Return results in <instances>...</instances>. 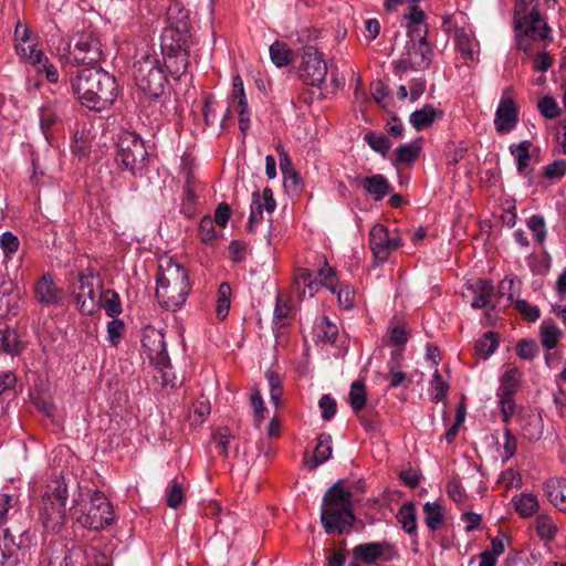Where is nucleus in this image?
Segmentation results:
<instances>
[{"mask_svg":"<svg viewBox=\"0 0 566 566\" xmlns=\"http://www.w3.org/2000/svg\"><path fill=\"white\" fill-rule=\"evenodd\" d=\"M18 53L21 57L29 61L32 65H36V63H41L43 60V51L38 49L36 43L33 40L29 41V43L20 45H15Z\"/></svg>","mask_w":566,"mask_h":566,"instance_id":"nucleus-49","label":"nucleus"},{"mask_svg":"<svg viewBox=\"0 0 566 566\" xmlns=\"http://www.w3.org/2000/svg\"><path fill=\"white\" fill-rule=\"evenodd\" d=\"M20 248L19 238L11 231H4L0 235V249L3 253V262L8 263L14 258Z\"/></svg>","mask_w":566,"mask_h":566,"instance_id":"nucleus-42","label":"nucleus"},{"mask_svg":"<svg viewBox=\"0 0 566 566\" xmlns=\"http://www.w3.org/2000/svg\"><path fill=\"white\" fill-rule=\"evenodd\" d=\"M517 421L523 438L528 441H538L543 434V419L539 413L533 410H521L517 412Z\"/></svg>","mask_w":566,"mask_h":566,"instance_id":"nucleus-20","label":"nucleus"},{"mask_svg":"<svg viewBox=\"0 0 566 566\" xmlns=\"http://www.w3.org/2000/svg\"><path fill=\"white\" fill-rule=\"evenodd\" d=\"M468 289L473 294L471 306L475 310L486 307L494 296V285L490 280L480 279L475 283L470 284Z\"/></svg>","mask_w":566,"mask_h":566,"instance_id":"nucleus-27","label":"nucleus"},{"mask_svg":"<svg viewBox=\"0 0 566 566\" xmlns=\"http://www.w3.org/2000/svg\"><path fill=\"white\" fill-rule=\"evenodd\" d=\"M457 48L462 56L469 60L474 57V43L471 36L464 31H460L455 35Z\"/></svg>","mask_w":566,"mask_h":566,"instance_id":"nucleus-59","label":"nucleus"},{"mask_svg":"<svg viewBox=\"0 0 566 566\" xmlns=\"http://www.w3.org/2000/svg\"><path fill=\"white\" fill-rule=\"evenodd\" d=\"M292 306L290 303L277 294L273 314V323L277 327H284L287 323L286 319L290 317Z\"/></svg>","mask_w":566,"mask_h":566,"instance_id":"nucleus-51","label":"nucleus"},{"mask_svg":"<svg viewBox=\"0 0 566 566\" xmlns=\"http://www.w3.org/2000/svg\"><path fill=\"white\" fill-rule=\"evenodd\" d=\"M156 297L167 311L180 310L191 291L188 270L168 258L160 262L156 274Z\"/></svg>","mask_w":566,"mask_h":566,"instance_id":"nucleus-3","label":"nucleus"},{"mask_svg":"<svg viewBox=\"0 0 566 566\" xmlns=\"http://www.w3.org/2000/svg\"><path fill=\"white\" fill-rule=\"evenodd\" d=\"M332 455V437L331 434L323 432L317 437V444L314 449V454L311 461L307 463L311 470L325 463Z\"/></svg>","mask_w":566,"mask_h":566,"instance_id":"nucleus-32","label":"nucleus"},{"mask_svg":"<svg viewBox=\"0 0 566 566\" xmlns=\"http://www.w3.org/2000/svg\"><path fill=\"white\" fill-rule=\"evenodd\" d=\"M198 237L203 243H211L217 240L218 233L216 229V222L210 216H206L200 220Z\"/></svg>","mask_w":566,"mask_h":566,"instance_id":"nucleus-53","label":"nucleus"},{"mask_svg":"<svg viewBox=\"0 0 566 566\" xmlns=\"http://www.w3.org/2000/svg\"><path fill=\"white\" fill-rule=\"evenodd\" d=\"M90 552L72 544L71 547H66L63 552V558L59 562V566H77L82 565L87 559Z\"/></svg>","mask_w":566,"mask_h":566,"instance_id":"nucleus-43","label":"nucleus"},{"mask_svg":"<svg viewBox=\"0 0 566 566\" xmlns=\"http://www.w3.org/2000/svg\"><path fill=\"white\" fill-rule=\"evenodd\" d=\"M276 209V201L271 188L265 187L262 192L254 191L251 198L250 211L264 212L269 214Z\"/></svg>","mask_w":566,"mask_h":566,"instance_id":"nucleus-33","label":"nucleus"},{"mask_svg":"<svg viewBox=\"0 0 566 566\" xmlns=\"http://www.w3.org/2000/svg\"><path fill=\"white\" fill-rule=\"evenodd\" d=\"M167 505L171 509H177L184 501L182 483L174 480L166 490Z\"/></svg>","mask_w":566,"mask_h":566,"instance_id":"nucleus-58","label":"nucleus"},{"mask_svg":"<svg viewBox=\"0 0 566 566\" xmlns=\"http://www.w3.org/2000/svg\"><path fill=\"white\" fill-rule=\"evenodd\" d=\"M72 92L80 103L94 112H102L117 98L116 78L103 69L85 67L71 78Z\"/></svg>","mask_w":566,"mask_h":566,"instance_id":"nucleus-2","label":"nucleus"},{"mask_svg":"<svg viewBox=\"0 0 566 566\" xmlns=\"http://www.w3.org/2000/svg\"><path fill=\"white\" fill-rule=\"evenodd\" d=\"M499 347V335L495 332H486L480 337L474 345L475 354L486 359Z\"/></svg>","mask_w":566,"mask_h":566,"instance_id":"nucleus-41","label":"nucleus"},{"mask_svg":"<svg viewBox=\"0 0 566 566\" xmlns=\"http://www.w3.org/2000/svg\"><path fill=\"white\" fill-rule=\"evenodd\" d=\"M270 57L276 67H285L294 60V53L290 46L283 41H274L270 45Z\"/></svg>","mask_w":566,"mask_h":566,"instance_id":"nucleus-35","label":"nucleus"},{"mask_svg":"<svg viewBox=\"0 0 566 566\" xmlns=\"http://www.w3.org/2000/svg\"><path fill=\"white\" fill-rule=\"evenodd\" d=\"M355 559L367 565H373L377 560L391 562L398 556L397 551L389 542H370L356 545L353 548Z\"/></svg>","mask_w":566,"mask_h":566,"instance_id":"nucleus-17","label":"nucleus"},{"mask_svg":"<svg viewBox=\"0 0 566 566\" xmlns=\"http://www.w3.org/2000/svg\"><path fill=\"white\" fill-rule=\"evenodd\" d=\"M69 499L67 483L63 476L51 480L43 494V524L53 532H59L66 517Z\"/></svg>","mask_w":566,"mask_h":566,"instance_id":"nucleus-8","label":"nucleus"},{"mask_svg":"<svg viewBox=\"0 0 566 566\" xmlns=\"http://www.w3.org/2000/svg\"><path fill=\"white\" fill-rule=\"evenodd\" d=\"M449 384L443 380L441 374L438 369L432 375V378L430 380V389L432 392V401L439 402L443 400L449 391Z\"/></svg>","mask_w":566,"mask_h":566,"instance_id":"nucleus-54","label":"nucleus"},{"mask_svg":"<svg viewBox=\"0 0 566 566\" xmlns=\"http://www.w3.org/2000/svg\"><path fill=\"white\" fill-rule=\"evenodd\" d=\"M115 160L123 171L133 177H143L149 164V154L143 138L135 132L123 130L116 139Z\"/></svg>","mask_w":566,"mask_h":566,"instance_id":"nucleus-7","label":"nucleus"},{"mask_svg":"<svg viewBox=\"0 0 566 566\" xmlns=\"http://www.w3.org/2000/svg\"><path fill=\"white\" fill-rule=\"evenodd\" d=\"M403 54L409 57L411 70L422 71L426 70L431 62L432 49L429 43L406 42Z\"/></svg>","mask_w":566,"mask_h":566,"instance_id":"nucleus-21","label":"nucleus"},{"mask_svg":"<svg viewBox=\"0 0 566 566\" xmlns=\"http://www.w3.org/2000/svg\"><path fill=\"white\" fill-rule=\"evenodd\" d=\"M537 106L545 118L553 119L559 115L558 105L552 96L542 97Z\"/></svg>","mask_w":566,"mask_h":566,"instance_id":"nucleus-63","label":"nucleus"},{"mask_svg":"<svg viewBox=\"0 0 566 566\" xmlns=\"http://www.w3.org/2000/svg\"><path fill=\"white\" fill-rule=\"evenodd\" d=\"M61 124L60 109L55 104L44 105L40 109V127L44 137L49 140L52 133Z\"/></svg>","mask_w":566,"mask_h":566,"instance_id":"nucleus-29","label":"nucleus"},{"mask_svg":"<svg viewBox=\"0 0 566 566\" xmlns=\"http://www.w3.org/2000/svg\"><path fill=\"white\" fill-rule=\"evenodd\" d=\"M314 334L318 342L333 344L338 336V327L327 316H322L314 325Z\"/></svg>","mask_w":566,"mask_h":566,"instance_id":"nucleus-36","label":"nucleus"},{"mask_svg":"<svg viewBox=\"0 0 566 566\" xmlns=\"http://www.w3.org/2000/svg\"><path fill=\"white\" fill-rule=\"evenodd\" d=\"M560 335L562 332L556 325L543 324L541 327V342L543 347L546 348L547 350L555 348Z\"/></svg>","mask_w":566,"mask_h":566,"instance_id":"nucleus-56","label":"nucleus"},{"mask_svg":"<svg viewBox=\"0 0 566 566\" xmlns=\"http://www.w3.org/2000/svg\"><path fill=\"white\" fill-rule=\"evenodd\" d=\"M189 11L172 2L167 9V25L161 32L160 49L165 67L174 78H180L189 66V50L196 44Z\"/></svg>","mask_w":566,"mask_h":566,"instance_id":"nucleus-1","label":"nucleus"},{"mask_svg":"<svg viewBox=\"0 0 566 566\" xmlns=\"http://www.w3.org/2000/svg\"><path fill=\"white\" fill-rule=\"evenodd\" d=\"M281 169L285 190L293 196H298L303 189V181L300 174L292 167L287 155L280 156Z\"/></svg>","mask_w":566,"mask_h":566,"instance_id":"nucleus-28","label":"nucleus"},{"mask_svg":"<svg viewBox=\"0 0 566 566\" xmlns=\"http://www.w3.org/2000/svg\"><path fill=\"white\" fill-rule=\"evenodd\" d=\"M54 54L62 65H73V48L70 40L60 36L57 44L54 45Z\"/></svg>","mask_w":566,"mask_h":566,"instance_id":"nucleus-52","label":"nucleus"},{"mask_svg":"<svg viewBox=\"0 0 566 566\" xmlns=\"http://www.w3.org/2000/svg\"><path fill=\"white\" fill-rule=\"evenodd\" d=\"M522 371L516 368H509L500 377V385L496 389L497 401L516 403L514 396L521 387Z\"/></svg>","mask_w":566,"mask_h":566,"instance_id":"nucleus-19","label":"nucleus"},{"mask_svg":"<svg viewBox=\"0 0 566 566\" xmlns=\"http://www.w3.org/2000/svg\"><path fill=\"white\" fill-rule=\"evenodd\" d=\"M401 244V238L398 234L390 235L386 226L378 223L370 229L369 245L378 262H386L390 253Z\"/></svg>","mask_w":566,"mask_h":566,"instance_id":"nucleus-16","label":"nucleus"},{"mask_svg":"<svg viewBox=\"0 0 566 566\" xmlns=\"http://www.w3.org/2000/svg\"><path fill=\"white\" fill-rule=\"evenodd\" d=\"M530 140H523L520 144H512L510 146V153L514 157L516 164V170L521 175H526V168L531 160Z\"/></svg>","mask_w":566,"mask_h":566,"instance_id":"nucleus-38","label":"nucleus"},{"mask_svg":"<svg viewBox=\"0 0 566 566\" xmlns=\"http://www.w3.org/2000/svg\"><path fill=\"white\" fill-rule=\"evenodd\" d=\"M124 332L125 324L122 319L114 317L107 323V339L112 345L117 346L119 344Z\"/></svg>","mask_w":566,"mask_h":566,"instance_id":"nucleus-62","label":"nucleus"},{"mask_svg":"<svg viewBox=\"0 0 566 566\" xmlns=\"http://www.w3.org/2000/svg\"><path fill=\"white\" fill-rule=\"evenodd\" d=\"M424 523L430 531H437L444 524L443 507L438 502L423 504Z\"/></svg>","mask_w":566,"mask_h":566,"instance_id":"nucleus-37","label":"nucleus"},{"mask_svg":"<svg viewBox=\"0 0 566 566\" xmlns=\"http://www.w3.org/2000/svg\"><path fill=\"white\" fill-rule=\"evenodd\" d=\"M513 304L522 317L527 322H536L541 316L539 308L535 305H531L526 300L516 298Z\"/></svg>","mask_w":566,"mask_h":566,"instance_id":"nucleus-60","label":"nucleus"},{"mask_svg":"<svg viewBox=\"0 0 566 566\" xmlns=\"http://www.w3.org/2000/svg\"><path fill=\"white\" fill-rule=\"evenodd\" d=\"M336 294L338 304L343 310L349 311L355 307V291L350 285L337 286Z\"/></svg>","mask_w":566,"mask_h":566,"instance_id":"nucleus-61","label":"nucleus"},{"mask_svg":"<svg viewBox=\"0 0 566 566\" xmlns=\"http://www.w3.org/2000/svg\"><path fill=\"white\" fill-rule=\"evenodd\" d=\"M101 307L107 316L112 318L118 316L123 311L119 295L113 290L103 291Z\"/></svg>","mask_w":566,"mask_h":566,"instance_id":"nucleus-44","label":"nucleus"},{"mask_svg":"<svg viewBox=\"0 0 566 566\" xmlns=\"http://www.w3.org/2000/svg\"><path fill=\"white\" fill-rule=\"evenodd\" d=\"M103 282L97 272L87 268L77 275L73 295L77 310L83 315H93L101 307Z\"/></svg>","mask_w":566,"mask_h":566,"instance_id":"nucleus-9","label":"nucleus"},{"mask_svg":"<svg viewBox=\"0 0 566 566\" xmlns=\"http://www.w3.org/2000/svg\"><path fill=\"white\" fill-rule=\"evenodd\" d=\"M318 282L332 293H336L338 286L337 271L332 268L326 258H322V266L317 270Z\"/></svg>","mask_w":566,"mask_h":566,"instance_id":"nucleus-40","label":"nucleus"},{"mask_svg":"<svg viewBox=\"0 0 566 566\" xmlns=\"http://www.w3.org/2000/svg\"><path fill=\"white\" fill-rule=\"evenodd\" d=\"M33 539L34 534L28 528L3 527L2 537H0L2 566H18L20 558H23L33 545Z\"/></svg>","mask_w":566,"mask_h":566,"instance_id":"nucleus-11","label":"nucleus"},{"mask_svg":"<svg viewBox=\"0 0 566 566\" xmlns=\"http://www.w3.org/2000/svg\"><path fill=\"white\" fill-rule=\"evenodd\" d=\"M72 516L81 527L101 531L114 522V510L105 494L98 490L90 491V501L74 500Z\"/></svg>","mask_w":566,"mask_h":566,"instance_id":"nucleus-6","label":"nucleus"},{"mask_svg":"<svg viewBox=\"0 0 566 566\" xmlns=\"http://www.w3.org/2000/svg\"><path fill=\"white\" fill-rule=\"evenodd\" d=\"M566 175V160L558 159L555 160L544 168V176L547 179H560Z\"/></svg>","mask_w":566,"mask_h":566,"instance_id":"nucleus-64","label":"nucleus"},{"mask_svg":"<svg viewBox=\"0 0 566 566\" xmlns=\"http://www.w3.org/2000/svg\"><path fill=\"white\" fill-rule=\"evenodd\" d=\"M231 286L229 283L223 282L219 285L218 292H217V316L221 319H224L230 310V297H231Z\"/></svg>","mask_w":566,"mask_h":566,"instance_id":"nucleus-46","label":"nucleus"},{"mask_svg":"<svg viewBox=\"0 0 566 566\" xmlns=\"http://www.w3.org/2000/svg\"><path fill=\"white\" fill-rule=\"evenodd\" d=\"M265 377L270 387L271 401L275 407H277L283 395L282 378L277 373L272 370H268L265 373Z\"/></svg>","mask_w":566,"mask_h":566,"instance_id":"nucleus-55","label":"nucleus"},{"mask_svg":"<svg viewBox=\"0 0 566 566\" xmlns=\"http://www.w3.org/2000/svg\"><path fill=\"white\" fill-rule=\"evenodd\" d=\"M518 123V107L514 102V90L507 86L503 90L497 105L494 126L499 134L504 135L512 132Z\"/></svg>","mask_w":566,"mask_h":566,"instance_id":"nucleus-15","label":"nucleus"},{"mask_svg":"<svg viewBox=\"0 0 566 566\" xmlns=\"http://www.w3.org/2000/svg\"><path fill=\"white\" fill-rule=\"evenodd\" d=\"M293 285L300 301L305 297H313L322 287L318 280L313 277V273L304 268L297 270Z\"/></svg>","mask_w":566,"mask_h":566,"instance_id":"nucleus-23","label":"nucleus"},{"mask_svg":"<svg viewBox=\"0 0 566 566\" xmlns=\"http://www.w3.org/2000/svg\"><path fill=\"white\" fill-rule=\"evenodd\" d=\"M355 521L353 493L338 480L325 493L321 510V523L327 534L348 532Z\"/></svg>","mask_w":566,"mask_h":566,"instance_id":"nucleus-5","label":"nucleus"},{"mask_svg":"<svg viewBox=\"0 0 566 566\" xmlns=\"http://www.w3.org/2000/svg\"><path fill=\"white\" fill-rule=\"evenodd\" d=\"M536 531L542 539L552 541L555 538L558 527L552 516L541 514L536 517Z\"/></svg>","mask_w":566,"mask_h":566,"instance_id":"nucleus-45","label":"nucleus"},{"mask_svg":"<svg viewBox=\"0 0 566 566\" xmlns=\"http://www.w3.org/2000/svg\"><path fill=\"white\" fill-rule=\"evenodd\" d=\"M365 143L376 153L385 157L391 147L390 140L382 134L368 132L364 135Z\"/></svg>","mask_w":566,"mask_h":566,"instance_id":"nucleus-48","label":"nucleus"},{"mask_svg":"<svg viewBox=\"0 0 566 566\" xmlns=\"http://www.w3.org/2000/svg\"><path fill=\"white\" fill-rule=\"evenodd\" d=\"M356 182L375 201L382 200L391 191L388 179L380 174L357 178Z\"/></svg>","mask_w":566,"mask_h":566,"instance_id":"nucleus-22","label":"nucleus"},{"mask_svg":"<svg viewBox=\"0 0 566 566\" xmlns=\"http://www.w3.org/2000/svg\"><path fill=\"white\" fill-rule=\"evenodd\" d=\"M327 72V63L323 53L314 45L304 46L298 67L301 81L305 85L322 90L326 84Z\"/></svg>","mask_w":566,"mask_h":566,"instance_id":"nucleus-12","label":"nucleus"},{"mask_svg":"<svg viewBox=\"0 0 566 566\" xmlns=\"http://www.w3.org/2000/svg\"><path fill=\"white\" fill-rule=\"evenodd\" d=\"M544 491L548 501L566 514V478H551L545 482Z\"/></svg>","mask_w":566,"mask_h":566,"instance_id":"nucleus-24","label":"nucleus"},{"mask_svg":"<svg viewBox=\"0 0 566 566\" xmlns=\"http://www.w3.org/2000/svg\"><path fill=\"white\" fill-rule=\"evenodd\" d=\"M422 139L419 138L408 144H401L395 149L394 163L398 165H412L417 161L422 150Z\"/></svg>","mask_w":566,"mask_h":566,"instance_id":"nucleus-31","label":"nucleus"},{"mask_svg":"<svg viewBox=\"0 0 566 566\" xmlns=\"http://www.w3.org/2000/svg\"><path fill=\"white\" fill-rule=\"evenodd\" d=\"M522 282L514 275H506L499 283L497 300L493 305L492 310L501 306L502 297L506 296V303L503 305L504 308L510 307L521 294Z\"/></svg>","mask_w":566,"mask_h":566,"instance_id":"nucleus-25","label":"nucleus"},{"mask_svg":"<svg viewBox=\"0 0 566 566\" xmlns=\"http://www.w3.org/2000/svg\"><path fill=\"white\" fill-rule=\"evenodd\" d=\"M535 0H515L513 12V28L518 50L530 53L533 42L537 40L552 41V29L546 20L533 6Z\"/></svg>","mask_w":566,"mask_h":566,"instance_id":"nucleus-4","label":"nucleus"},{"mask_svg":"<svg viewBox=\"0 0 566 566\" xmlns=\"http://www.w3.org/2000/svg\"><path fill=\"white\" fill-rule=\"evenodd\" d=\"M512 504L515 512L523 518L533 516L539 509L537 496L532 493L514 495Z\"/></svg>","mask_w":566,"mask_h":566,"instance_id":"nucleus-30","label":"nucleus"},{"mask_svg":"<svg viewBox=\"0 0 566 566\" xmlns=\"http://www.w3.org/2000/svg\"><path fill=\"white\" fill-rule=\"evenodd\" d=\"M443 117V111L426 104L422 108L416 109L409 116V122L417 130H423L430 127L437 119Z\"/></svg>","mask_w":566,"mask_h":566,"instance_id":"nucleus-26","label":"nucleus"},{"mask_svg":"<svg viewBox=\"0 0 566 566\" xmlns=\"http://www.w3.org/2000/svg\"><path fill=\"white\" fill-rule=\"evenodd\" d=\"M142 345L150 361L158 369L170 366V359L166 348L165 335L161 329L146 326L143 329Z\"/></svg>","mask_w":566,"mask_h":566,"instance_id":"nucleus-14","label":"nucleus"},{"mask_svg":"<svg viewBox=\"0 0 566 566\" xmlns=\"http://www.w3.org/2000/svg\"><path fill=\"white\" fill-rule=\"evenodd\" d=\"M17 514L21 515L18 499L8 493H0V527H7L8 522Z\"/></svg>","mask_w":566,"mask_h":566,"instance_id":"nucleus-39","label":"nucleus"},{"mask_svg":"<svg viewBox=\"0 0 566 566\" xmlns=\"http://www.w3.org/2000/svg\"><path fill=\"white\" fill-rule=\"evenodd\" d=\"M396 517L407 534L417 537V511L412 502L403 503Z\"/></svg>","mask_w":566,"mask_h":566,"instance_id":"nucleus-34","label":"nucleus"},{"mask_svg":"<svg viewBox=\"0 0 566 566\" xmlns=\"http://www.w3.org/2000/svg\"><path fill=\"white\" fill-rule=\"evenodd\" d=\"M527 228L532 231L536 242L543 244L547 237L545 219L541 214H533L527 219Z\"/></svg>","mask_w":566,"mask_h":566,"instance_id":"nucleus-57","label":"nucleus"},{"mask_svg":"<svg viewBox=\"0 0 566 566\" xmlns=\"http://www.w3.org/2000/svg\"><path fill=\"white\" fill-rule=\"evenodd\" d=\"M103 59L102 42L93 32L80 33L73 46V65L96 64Z\"/></svg>","mask_w":566,"mask_h":566,"instance_id":"nucleus-13","label":"nucleus"},{"mask_svg":"<svg viewBox=\"0 0 566 566\" xmlns=\"http://www.w3.org/2000/svg\"><path fill=\"white\" fill-rule=\"evenodd\" d=\"M33 294L42 306H61L63 304L64 290L55 283L51 273H44L35 281Z\"/></svg>","mask_w":566,"mask_h":566,"instance_id":"nucleus-18","label":"nucleus"},{"mask_svg":"<svg viewBox=\"0 0 566 566\" xmlns=\"http://www.w3.org/2000/svg\"><path fill=\"white\" fill-rule=\"evenodd\" d=\"M12 289V281L4 275H0V321L9 314Z\"/></svg>","mask_w":566,"mask_h":566,"instance_id":"nucleus-50","label":"nucleus"},{"mask_svg":"<svg viewBox=\"0 0 566 566\" xmlns=\"http://www.w3.org/2000/svg\"><path fill=\"white\" fill-rule=\"evenodd\" d=\"M137 87L149 97H159L165 91L167 77L156 55L145 54L134 63Z\"/></svg>","mask_w":566,"mask_h":566,"instance_id":"nucleus-10","label":"nucleus"},{"mask_svg":"<svg viewBox=\"0 0 566 566\" xmlns=\"http://www.w3.org/2000/svg\"><path fill=\"white\" fill-rule=\"evenodd\" d=\"M366 389L363 380H355L350 386L349 403L355 412L363 410L366 406Z\"/></svg>","mask_w":566,"mask_h":566,"instance_id":"nucleus-47","label":"nucleus"}]
</instances>
